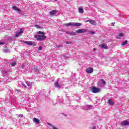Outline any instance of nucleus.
Segmentation results:
<instances>
[{
    "label": "nucleus",
    "mask_w": 129,
    "mask_h": 129,
    "mask_svg": "<svg viewBox=\"0 0 129 129\" xmlns=\"http://www.w3.org/2000/svg\"><path fill=\"white\" fill-rule=\"evenodd\" d=\"M38 34L34 35V38L37 40V41H45L47 39V36L45 35V33L41 31L37 32Z\"/></svg>",
    "instance_id": "1"
},
{
    "label": "nucleus",
    "mask_w": 129,
    "mask_h": 129,
    "mask_svg": "<svg viewBox=\"0 0 129 129\" xmlns=\"http://www.w3.org/2000/svg\"><path fill=\"white\" fill-rule=\"evenodd\" d=\"M100 88H96L95 87H92L91 88V91L92 93H98V92H100Z\"/></svg>",
    "instance_id": "2"
},
{
    "label": "nucleus",
    "mask_w": 129,
    "mask_h": 129,
    "mask_svg": "<svg viewBox=\"0 0 129 129\" xmlns=\"http://www.w3.org/2000/svg\"><path fill=\"white\" fill-rule=\"evenodd\" d=\"M93 109V106L90 105H86L83 107V109L84 110H90Z\"/></svg>",
    "instance_id": "3"
},
{
    "label": "nucleus",
    "mask_w": 129,
    "mask_h": 129,
    "mask_svg": "<svg viewBox=\"0 0 129 129\" xmlns=\"http://www.w3.org/2000/svg\"><path fill=\"white\" fill-rule=\"evenodd\" d=\"M87 32V30L85 29H79L76 31V33L77 34H82L83 33H86Z\"/></svg>",
    "instance_id": "4"
},
{
    "label": "nucleus",
    "mask_w": 129,
    "mask_h": 129,
    "mask_svg": "<svg viewBox=\"0 0 129 129\" xmlns=\"http://www.w3.org/2000/svg\"><path fill=\"white\" fill-rule=\"evenodd\" d=\"M105 84H106L105 81H104V80L101 79L100 80V82H99L98 86L100 87H101V86L105 85Z\"/></svg>",
    "instance_id": "5"
},
{
    "label": "nucleus",
    "mask_w": 129,
    "mask_h": 129,
    "mask_svg": "<svg viewBox=\"0 0 129 129\" xmlns=\"http://www.w3.org/2000/svg\"><path fill=\"white\" fill-rule=\"evenodd\" d=\"M86 72L88 74H91V73L93 72V68L91 67L88 68V69H86Z\"/></svg>",
    "instance_id": "6"
},
{
    "label": "nucleus",
    "mask_w": 129,
    "mask_h": 129,
    "mask_svg": "<svg viewBox=\"0 0 129 129\" xmlns=\"http://www.w3.org/2000/svg\"><path fill=\"white\" fill-rule=\"evenodd\" d=\"M86 23H88V22L91 24V25H93V26H96V22L95 20H87Z\"/></svg>",
    "instance_id": "7"
},
{
    "label": "nucleus",
    "mask_w": 129,
    "mask_h": 129,
    "mask_svg": "<svg viewBox=\"0 0 129 129\" xmlns=\"http://www.w3.org/2000/svg\"><path fill=\"white\" fill-rule=\"evenodd\" d=\"M120 124L121 125H125V126L129 125V121L126 120H125L121 122Z\"/></svg>",
    "instance_id": "8"
},
{
    "label": "nucleus",
    "mask_w": 129,
    "mask_h": 129,
    "mask_svg": "<svg viewBox=\"0 0 129 129\" xmlns=\"http://www.w3.org/2000/svg\"><path fill=\"white\" fill-rule=\"evenodd\" d=\"M54 86L56 87V88H59V87H61V86L59 84V79L54 83Z\"/></svg>",
    "instance_id": "9"
},
{
    "label": "nucleus",
    "mask_w": 129,
    "mask_h": 129,
    "mask_svg": "<svg viewBox=\"0 0 129 129\" xmlns=\"http://www.w3.org/2000/svg\"><path fill=\"white\" fill-rule=\"evenodd\" d=\"M66 33L71 36H76V32L74 31H67Z\"/></svg>",
    "instance_id": "10"
},
{
    "label": "nucleus",
    "mask_w": 129,
    "mask_h": 129,
    "mask_svg": "<svg viewBox=\"0 0 129 129\" xmlns=\"http://www.w3.org/2000/svg\"><path fill=\"white\" fill-rule=\"evenodd\" d=\"M23 33H24V30H23L22 28H20V31L16 33L15 37H19L21 35V34H23Z\"/></svg>",
    "instance_id": "11"
},
{
    "label": "nucleus",
    "mask_w": 129,
    "mask_h": 129,
    "mask_svg": "<svg viewBox=\"0 0 129 129\" xmlns=\"http://www.w3.org/2000/svg\"><path fill=\"white\" fill-rule=\"evenodd\" d=\"M23 43L26 44V45H28V46H32V45H33V42L31 41H24Z\"/></svg>",
    "instance_id": "12"
},
{
    "label": "nucleus",
    "mask_w": 129,
    "mask_h": 129,
    "mask_svg": "<svg viewBox=\"0 0 129 129\" xmlns=\"http://www.w3.org/2000/svg\"><path fill=\"white\" fill-rule=\"evenodd\" d=\"M26 83L27 86L29 87V89H31L32 88V85H33V84H32V82L30 83V82L27 81L26 82Z\"/></svg>",
    "instance_id": "13"
},
{
    "label": "nucleus",
    "mask_w": 129,
    "mask_h": 129,
    "mask_svg": "<svg viewBox=\"0 0 129 129\" xmlns=\"http://www.w3.org/2000/svg\"><path fill=\"white\" fill-rule=\"evenodd\" d=\"M33 121L35 123H40V120L36 117L33 118Z\"/></svg>",
    "instance_id": "14"
},
{
    "label": "nucleus",
    "mask_w": 129,
    "mask_h": 129,
    "mask_svg": "<svg viewBox=\"0 0 129 129\" xmlns=\"http://www.w3.org/2000/svg\"><path fill=\"white\" fill-rule=\"evenodd\" d=\"M57 13V11L56 10H52L49 12L50 15L51 16H54L55 14Z\"/></svg>",
    "instance_id": "15"
},
{
    "label": "nucleus",
    "mask_w": 129,
    "mask_h": 129,
    "mask_svg": "<svg viewBox=\"0 0 129 129\" xmlns=\"http://www.w3.org/2000/svg\"><path fill=\"white\" fill-rule=\"evenodd\" d=\"M82 24L79 23H74L73 26L74 27H80V26H82Z\"/></svg>",
    "instance_id": "16"
},
{
    "label": "nucleus",
    "mask_w": 129,
    "mask_h": 129,
    "mask_svg": "<svg viewBox=\"0 0 129 129\" xmlns=\"http://www.w3.org/2000/svg\"><path fill=\"white\" fill-rule=\"evenodd\" d=\"M74 23L70 22L69 23H67L65 24V26H67V27L71 26L74 27Z\"/></svg>",
    "instance_id": "17"
},
{
    "label": "nucleus",
    "mask_w": 129,
    "mask_h": 129,
    "mask_svg": "<svg viewBox=\"0 0 129 129\" xmlns=\"http://www.w3.org/2000/svg\"><path fill=\"white\" fill-rule=\"evenodd\" d=\"M108 103H109V104H110V105H114V102H113V101H112V100L109 99L108 100Z\"/></svg>",
    "instance_id": "18"
},
{
    "label": "nucleus",
    "mask_w": 129,
    "mask_h": 129,
    "mask_svg": "<svg viewBox=\"0 0 129 129\" xmlns=\"http://www.w3.org/2000/svg\"><path fill=\"white\" fill-rule=\"evenodd\" d=\"M13 10H14V11H17L18 12H21L20 9H18L17 7L13 6L12 7Z\"/></svg>",
    "instance_id": "19"
},
{
    "label": "nucleus",
    "mask_w": 129,
    "mask_h": 129,
    "mask_svg": "<svg viewBox=\"0 0 129 129\" xmlns=\"http://www.w3.org/2000/svg\"><path fill=\"white\" fill-rule=\"evenodd\" d=\"M101 48V49H108V47L105 44H102Z\"/></svg>",
    "instance_id": "20"
},
{
    "label": "nucleus",
    "mask_w": 129,
    "mask_h": 129,
    "mask_svg": "<svg viewBox=\"0 0 129 129\" xmlns=\"http://www.w3.org/2000/svg\"><path fill=\"white\" fill-rule=\"evenodd\" d=\"M79 13H80V14H83V13H84V11H83L82 8H79Z\"/></svg>",
    "instance_id": "21"
},
{
    "label": "nucleus",
    "mask_w": 129,
    "mask_h": 129,
    "mask_svg": "<svg viewBox=\"0 0 129 129\" xmlns=\"http://www.w3.org/2000/svg\"><path fill=\"white\" fill-rule=\"evenodd\" d=\"M47 124H48V125L51 126V127H52V129H58V128L55 127L54 125H53L52 124H51L50 123H48Z\"/></svg>",
    "instance_id": "22"
},
{
    "label": "nucleus",
    "mask_w": 129,
    "mask_h": 129,
    "mask_svg": "<svg viewBox=\"0 0 129 129\" xmlns=\"http://www.w3.org/2000/svg\"><path fill=\"white\" fill-rule=\"evenodd\" d=\"M55 48H62L63 47L62 45H55Z\"/></svg>",
    "instance_id": "23"
},
{
    "label": "nucleus",
    "mask_w": 129,
    "mask_h": 129,
    "mask_svg": "<svg viewBox=\"0 0 129 129\" xmlns=\"http://www.w3.org/2000/svg\"><path fill=\"white\" fill-rule=\"evenodd\" d=\"M127 44V41L125 40L121 43L122 46H124V45H126Z\"/></svg>",
    "instance_id": "24"
},
{
    "label": "nucleus",
    "mask_w": 129,
    "mask_h": 129,
    "mask_svg": "<svg viewBox=\"0 0 129 129\" xmlns=\"http://www.w3.org/2000/svg\"><path fill=\"white\" fill-rule=\"evenodd\" d=\"M119 37H123V34L122 33L119 34L118 36L117 37V39H120Z\"/></svg>",
    "instance_id": "25"
},
{
    "label": "nucleus",
    "mask_w": 129,
    "mask_h": 129,
    "mask_svg": "<svg viewBox=\"0 0 129 129\" xmlns=\"http://www.w3.org/2000/svg\"><path fill=\"white\" fill-rule=\"evenodd\" d=\"M3 52L4 53H8V52H10V50L8 49L5 48L3 50Z\"/></svg>",
    "instance_id": "26"
},
{
    "label": "nucleus",
    "mask_w": 129,
    "mask_h": 129,
    "mask_svg": "<svg viewBox=\"0 0 129 129\" xmlns=\"http://www.w3.org/2000/svg\"><path fill=\"white\" fill-rule=\"evenodd\" d=\"M16 65H17V62H16V61H14V62H13L11 63V66L12 67H14V66H16Z\"/></svg>",
    "instance_id": "27"
},
{
    "label": "nucleus",
    "mask_w": 129,
    "mask_h": 129,
    "mask_svg": "<svg viewBox=\"0 0 129 129\" xmlns=\"http://www.w3.org/2000/svg\"><path fill=\"white\" fill-rule=\"evenodd\" d=\"M34 71H35V72H39V70L38 69V68H35Z\"/></svg>",
    "instance_id": "28"
},
{
    "label": "nucleus",
    "mask_w": 129,
    "mask_h": 129,
    "mask_svg": "<svg viewBox=\"0 0 129 129\" xmlns=\"http://www.w3.org/2000/svg\"><path fill=\"white\" fill-rule=\"evenodd\" d=\"M90 34H91L92 35H94L95 34V32L91 31V32H90Z\"/></svg>",
    "instance_id": "29"
},
{
    "label": "nucleus",
    "mask_w": 129,
    "mask_h": 129,
    "mask_svg": "<svg viewBox=\"0 0 129 129\" xmlns=\"http://www.w3.org/2000/svg\"><path fill=\"white\" fill-rule=\"evenodd\" d=\"M66 44H72V42L71 41H67L66 42Z\"/></svg>",
    "instance_id": "30"
},
{
    "label": "nucleus",
    "mask_w": 129,
    "mask_h": 129,
    "mask_svg": "<svg viewBox=\"0 0 129 129\" xmlns=\"http://www.w3.org/2000/svg\"><path fill=\"white\" fill-rule=\"evenodd\" d=\"M18 116L19 117H23L24 115H23V114H20L18 115Z\"/></svg>",
    "instance_id": "31"
},
{
    "label": "nucleus",
    "mask_w": 129,
    "mask_h": 129,
    "mask_svg": "<svg viewBox=\"0 0 129 129\" xmlns=\"http://www.w3.org/2000/svg\"><path fill=\"white\" fill-rule=\"evenodd\" d=\"M42 46H39V47H38V50H39V51H41V50H42Z\"/></svg>",
    "instance_id": "32"
},
{
    "label": "nucleus",
    "mask_w": 129,
    "mask_h": 129,
    "mask_svg": "<svg viewBox=\"0 0 129 129\" xmlns=\"http://www.w3.org/2000/svg\"><path fill=\"white\" fill-rule=\"evenodd\" d=\"M3 45H5V43H4L3 42H0V46Z\"/></svg>",
    "instance_id": "33"
},
{
    "label": "nucleus",
    "mask_w": 129,
    "mask_h": 129,
    "mask_svg": "<svg viewBox=\"0 0 129 129\" xmlns=\"http://www.w3.org/2000/svg\"><path fill=\"white\" fill-rule=\"evenodd\" d=\"M22 86H23V87H24L25 88H26L27 87V86H25L24 83H23V84H22Z\"/></svg>",
    "instance_id": "34"
},
{
    "label": "nucleus",
    "mask_w": 129,
    "mask_h": 129,
    "mask_svg": "<svg viewBox=\"0 0 129 129\" xmlns=\"http://www.w3.org/2000/svg\"><path fill=\"white\" fill-rule=\"evenodd\" d=\"M17 92H21V90L17 89L16 90Z\"/></svg>",
    "instance_id": "35"
},
{
    "label": "nucleus",
    "mask_w": 129,
    "mask_h": 129,
    "mask_svg": "<svg viewBox=\"0 0 129 129\" xmlns=\"http://www.w3.org/2000/svg\"><path fill=\"white\" fill-rule=\"evenodd\" d=\"M36 28H41V26H40L39 25H36Z\"/></svg>",
    "instance_id": "36"
},
{
    "label": "nucleus",
    "mask_w": 129,
    "mask_h": 129,
    "mask_svg": "<svg viewBox=\"0 0 129 129\" xmlns=\"http://www.w3.org/2000/svg\"><path fill=\"white\" fill-rule=\"evenodd\" d=\"M115 24V23H111V26H114Z\"/></svg>",
    "instance_id": "37"
},
{
    "label": "nucleus",
    "mask_w": 129,
    "mask_h": 129,
    "mask_svg": "<svg viewBox=\"0 0 129 129\" xmlns=\"http://www.w3.org/2000/svg\"><path fill=\"white\" fill-rule=\"evenodd\" d=\"M93 51H96V48H94L93 49Z\"/></svg>",
    "instance_id": "38"
},
{
    "label": "nucleus",
    "mask_w": 129,
    "mask_h": 129,
    "mask_svg": "<svg viewBox=\"0 0 129 129\" xmlns=\"http://www.w3.org/2000/svg\"><path fill=\"white\" fill-rule=\"evenodd\" d=\"M62 101H60V103H61V102H62Z\"/></svg>",
    "instance_id": "39"
},
{
    "label": "nucleus",
    "mask_w": 129,
    "mask_h": 129,
    "mask_svg": "<svg viewBox=\"0 0 129 129\" xmlns=\"http://www.w3.org/2000/svg\"><path fill=\"white\" fill-rule=\"evenodd\" d=\"M62 115H65V114H64V113H62Z\"/></svg>",
    "instance_id": "40"
},
{
    "label": "nucleus",
    "mask_w": 129,
    "mask_h": 129,
    "mask_svg": "<svg viewBox=\"0 0 129 129\" xmlns=\"http://www.w3.org/2000/svg\"><path fill=\"white\" fill-rule=\"evenodd\" d=\"M65 116H67V115L65 114Z\"/></svg>",
    "instance_id": "41"
},
{
    "label": "nucleus",
    "mask_w": 129,
    "mask_h": 129,
    "mask_svg": "<svg viewBox=\"0 0 129 129\" xmlns=\"http://www.w3.org/2000/svg\"><path fill=\"white\" fill-rule=\"evenodd\" d=\"M57 103H60V102H57Z\"/></svg>",
    "instance_id": "42"
},
{
    "label": "nucleus",
    "mask_w": 129,
    "mask_h": 129,
    "mask_svg": "<svg viewBox=\"0 0 129 129\" xmlns=\"http://www.w3.org/2000/svg\"><path fill=\"white\" fill-rule=\"evenodd\" d=\"M55 1H57V0H54Z\"/></svg>",
    "instance_id": "43"
}]
</instances>
